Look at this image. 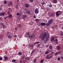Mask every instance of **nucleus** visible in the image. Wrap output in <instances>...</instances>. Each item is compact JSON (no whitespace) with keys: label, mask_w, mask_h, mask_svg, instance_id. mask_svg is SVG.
Segmentation results:
<instances>
[{"label":"nucleus","mask_w":63,"mask_h":63,"mask_svg":"<svg viewBox=\"0 0 63 63\" xmlns=\"http://www.w3.org/2000/svg\"><path fill=\"white\" fill-rule=\"evenodd\" d=\"M45 40L44 41L45 43H47V41L49 38V35L47 34V32L46 31L44 33H42L41 34H40L39 36V38L41 39V40L42 41L45 40Z\"/></svg>","instance_id":"f257e3e1"},{"label":"nucleus","mask_w":63,"mask_h":63,"mask_svg":"<svg viewBox=\"0 0 63 63\" xmlns=\"http://www.w3.org/2000/svg\"><path fill=\"white\" fill-rule=\"evenodd\" d=\"M61 11H57L56 13V17H57L58 16H59L60 15H61Z\"/></svg>","instance_id":"f03ea898"},{"label":"nucleus","mask_w":63,"mask_h":63,"mask_svg":"<svg viewBox=\"0 0 63 63\" xmlns=\"http://www.w3.org/2000/svg\"><path fill=\"white\" fill-rule=\"evenodd\" d=\"M53 22V19H51L48 21L47 24H51Z\"/></svg>","instance_id":"7ed1b4c3"},{"label":"nucleus","mask_w":63,"mask_h":63,"mask_svg":"<svg viewBox=\"0 0 63 63\" xmlns=\"http://www.w3.org/2000/svg\"><path fill=\"white\" fill-rule=\"evenodd\" d=\"M52 57V56L49 55H47L46 57V58L47 59H48L51 58Z\"/></svg>","instance_id":"20e7f679"},{"label":"nucleus","mask_w":63,"mask_h":63,"mask_svg":"<svg viewBox=\"0 0 63 63\" xmlns=\"http://www.w3.org/2000/svg\"><path fill=\"white\" fill-rule=\"evenodd\" d=\"M22 11H20L19 13H17V16H20L22 15Z\"/></svg>","instance_id":"39448f33"},{"label":"nucleus","mask_w":63,"mask_h":63,"mask_svg":"<svg viewBox=\"0 0 63 63\" xmlns=\"http://www.w3.org/2000/svg\"><path fill=\"white\" fill-rule=\"evenodd\" d=\"M34 13L35 14H38L39 13V11H38V9L36 8L35 9Z\"/></svg>","instance_id":"423d86ee"},{"label":"nucleus","mask_w":63,"mask_h":63,"mask_svg":"<svg viewBox=\"0 0 63 63\" xmlns=\"http://www.w3.org/2000/svg\"><path fill=\"white\" fill-rule=\"evenodd\" d=\"M6 13L5 12H3L1 13L0 14V16H4L5 15Z\"/></svg>","instance_id":"0eeeda50"},{"label":"nucleus","mask_w":63,"mask_h":63,"mask_svg":"<svg viewBox=\"0 0 63 63\" xmlns=\"http://www.w3.org/2000/svg\"><path fill=\"white\" fill-rule=\"evenodd\" d=\"M29 5L28 4H25V7L26 8H28L29 7Z\"/></svg>","instance_id":"6e6552de"},{"label":"nucleus","mask_w":63,"mask_h":63,"mask_svg":"<svg viewBox=\"0 0 63 63\" xmlns=\"http://www.w3.org/2000/svg\"><path fill=\"white\" fill-rule=\"evenodd\" d=\"M57 50H61V48L60 47V46H58L57 48Z\"/></svg>","instance_id":"1a4fd4ad"},{"label":"nucleus","mask_w":63,"mask_h":63,"mask_svg":"<svg viewBox=\"0 0 63 63\" xmlns=\"http://www.w3.org/2000/svg\"><path fill=\"white\" fill-rule=\"evenodd\" d=\"M23 18L24 20L26 18V15H25L23 16Z\"/></svg>","instance_id":"9d476101"},{"label":"nucleus","mask_w":63,"mask_h":63,"mask_svg":"<svg viewBox=\"0 0 63 63\" xmlns=\"http://www.w3.org/2000/svg\"><path fill=\"white\" fill-rule=\"evenodd\" d=\"M26 13L28 14V15H30V11L27 10V11H26Z\"/></svg>","instance_id":"9b49d317"},{"label":"nucleus","mask_w":63,"mask_h":63,"mask_svg":"<svg viewBox=\"0 0 63 63\" xmlns=\"http://www.w3.org/2000/svg\"><path fill=\"white\" fill-rule=\"evenodd\" d=\"M54 42L56 43V44H58V40H57V39H55L54 40Z\"/></svg>","instance_id":"f8f14e48"},{"label":"nucleus","mask_w":63,"mask_h":63,"mask_svg":"<svg viewBox=\"0 0 63 63\" xmlns=\"http://www.w3.org/2000/svg\"><path fill=\"white\" fill-rule=\"evenodd\" d=\"M30 36V37H31V38H33V37L34 38V37H35V35H34L32 34H31Z\"/></svg>","instance_id":"ddd939ff"},{"label":"nucleus","mask_w":63,"mask_h":63,"mask_svg":"<svg viewBox=\"0 0 63 63\" xmlns=\"http://www.w3.org/2000/svg\"><path fill=\"white\" fill-rule=\"evenodd\" d=\"M54 13H51L50 15V16H51V17H53V16H54Z\"/></svg>","instance_id":"4468645a"},{"label":"nucleus","mask_w":63,"mask_h":63,"mask_svg":"<svg viewBox=\"0 0 63 63\" xmlns=\"http://www.w3.org/2000/svg\"><path fill=\"white\" fill-rule=\"evenodd\" d=\"M54 37H52L51 40V42H53V41H54Z\"/></svg>","instance_id":"2eb2a0df"},{"label":"nucleus","mask_w":63,"mask_h":63,"mask_svg":"<svg viewBox=\"0 0 63 63\" xmlns=\"http://www.w3.org/2000/svg\"><path fill=\"white\" fill-rule=\"evenodd\" d=\"M53 2L54 3H57V1L56 0H53Z\"/></svg>","instance_id":"dca6fc26"},{"label":"nucleus","mask_w":63,"mask_h":63,"mask_svg":"<svg viewBox=\"0 0 63 63\" xmlns=\"http://www.w3.org/2000/svg\"><path fill=\"white\" fill-rule=\"evenodd\" d=\"M49 51H50V50H48L47 51L45 52V54H48V53Z\"/></svg>","instance_id":"f3484780"},{"label":"nucleus","mask_w":63,"mask_h":63,"mask_svg":"<svg viewBox=\"0 0 63 63\" xmlns=\"http://www.w3.org/2000/svg\"><path fill=\"white\" fill-rule=\"evenodd\" d=\"M9 2H10V3L11 4V6H13V2L12 1H9Z\"/></svg>","instance_id":"a211bd4d"},{"label":"nucleus","mask_w":63,"mask_h":63,"mask_svg":"<svg viewBox=\"0 0 63 63\" xmlns=\"http://www.w3.org/2000/svg\"><path fill=\"white\" fill-rule=\"evenodd\" d=\"M48 6L49 7H52V5L51 4H49L48 5Z\"/></svg>","instance_id":"6ab92c4d"},{"label":"nucleus","mask_w":63,"mask_h":63,"mask_svg":"<svg viewBox=\"0 0 63 63\" xmlns=\"http://www.w3.org/2000/svg\"><path fill=\"white\" fill-rule=\"evenodd\" d=\"M12 16V15H10L9 16H8V17L9 18H11Z\"/></svg>","instance_id":"aec40b11"},{"label":"nucleus","mask_w":63,"mask_h":63,"mask_svg":"<svg viewBox=\"0 0 63 63\" xmlns=\"http://www.w3.org/2000/svg\"><path fill=\"white\" fill-rule=\"evenodd\" d=\"M26 59L27 60H29V59H30V58L28 57H26Z\"/></svg>","instance_id":"412c9836"},{"label":"nucleus","mask_w":63,"mask_h":63,"mask_svg":"<svg viewBox=\"0 0 63 63\" xmlns=\"http://www.w3.org/2000/svg\"><path fill=\"white\" fill-rule=\"evenodd\" d=\"M35 50V49H33V50L32 51L31 53L32 54H33L34 53V51Z\"/></svg>","instance_id":"4be33fe9"},{"label":"nucleus","mask_w":63,"mask_h":63,"mask_svg":"<svg viewBox=\"0 0 63 63\" xmlns=\"http://www.w3.org/2000/svg\"><path fill=\"white\" fill-rule=\"evenodd\" d=\"M27 36L28 37L30 38V34H29V33H28L27 34Z\"/></svg>","instance_id":"5701e85b"},{"label":"nucleus","mask_w":63,"mask_h":63,"mask_svg":"<svg viewBox=\"0 0 63 63\" xmlns=\"http://www.w3.org/2000/svg\"><path fill=\"white\" fill-rule=\"evenodd\" d=\"M28 48H31V45H29L28 46Z\"/></svg>","instance_id":"b1692460"},{"label":"nucleus","mask_w":63,"mask_h":63,"mask_svg":"<svg viewBox=\"0 0 63 63\" xmlns=\"http://www.w3.org/2000/svg\"><path fill=\"white\" fill-rule=\"evenodd\" d=\"M7 2L5 0L3 2V4H7Z\"/></svg>","instance_id":"393cba45"},{"label":"nucleus","mask_w":63,"mask_h":63,"mask_svg":"<svg viewBox=\"0 0 63 63\" xmlns=\"http://www.w3.org/2000/svg\"><path fill=\"white\" fill-rule=\"evenodd\" d=\"M16 60L15 59H14L12 60V62H16Z\"/></svg>","instance_id":"a878e982"},{"label":"nucleus","mask_w":63,"mask_h":63,"mask_svg":"<svg viewBox=\"0 0 63 63\" xmlns=\"http://www.w3.org/2000/svg\"><path fill=\"white\" fill-rule=\"evenodd\" d=\"M19 55H22V53L21 52H19L18 54Z\"/></svg>","instance_id":"bb28decb"},{"label":"nucleus","mask_w":63,"mask_h":63,"mask_svg":"<svg viewBox=\"0 0 63 63\" xmlns=\"http://www.w3.org/2000/svg\"><path fill=\"white\" fill-rule=\"evenodd\" d=\"M35 21H36V22H38V21H40V19H35Z\"/></svg>","instance_id":"cd10ccee"},{"label":"nucleus","mask_w":63,"mask_h":63,"mask_svg":"<svg viewBox=\"0 0 63 63\" xmlns=\"http://www.w3.org/2000/svg\"><path fill=\"white\" fill-rule=\"evenodd\" d=\"M5 60H7L8 59V58L7 57H4Z\"/></svg>","instance_id":"c85d7f7f"},{"label":"nucleus","mask_w":63,"mask_h":63,"mask_svg":"<svg viewBox=\"0 0 63 63\" xmlns=\"http://www.w3.org/2000/svg\"><path fill=\"white\" fill-rule=\"evenodd\" d=\"M50 49H52V46H50L49 47Z\"/></svg>","instance_id":"c756f323"},{"label":"nucleus","mask_w":63,"mask_h":63,"mask_svg":"<svg viewBox=\"0 0 63 63\" xmlns=\"http://www.w3.org/2000/svg\"><path fill=\"white\" fill-rule=\"evenodd\" d=\"M16 9H18V5L16 6Z\"/></svg>","instance_id":"7c9ffc66"},{"label":"nucleus","mask_w":63,"mask_h":63,"mask_svg":"<svg viewBox=\"0 0 63 63\" xmlns=\"http://www.w3.org/2000/svg\"><path fill=\"white\" fill-rule=\"evenodd\" d=\"M10 11H9L7 13V14H8V15H10Z\"/></svg>","instance_id":"2f4dec72"},{"label":"nucleus","mask_w":63,"mask_h":63,"mask_svg":"<svg viewBox=\"0 0 63 63\" xmlns=\"http://www.w3.org/2000/svg\"><path fill=\"white\" fill-rule=\"evenodd\" d=\"M41 3V4L42 5H44L45 4V2L44 1H43Z\"/></svg>","instance_id":"473e14b6"},{"label":"nucleus","mask_w":63,"mask_h":63,"mask_svg":"<svg viewBox=\"0 0 63 63\" xmlns=\"http://www.w3.org/2000/svg\"><path fill=\"white\" fill-rule=\"evenodd\" d=\"M29 1L30 2L33 3L34 1V0H29Z\"/></svg>","instance_id":"72a5a7b5"},{"label":"nucleus","mask_w":63,"mask_h":63,"mask_svg":"<svg viewBox=\"0 0 63 63\" xmlns=\"http://www.w3.org/2000/svg\"><path fill=\"white\" fill-rule=\"evenodd\" d=\"M58 52H56L55 53L54 55L55 56H56V55H58Z\"/></svg>","instance_id":"f704fd0d"},{"label":"nucleus","mask_w":63,"mask_h":63,"mask_svg":"<svg viewBox=\"0 0 63 63\" xmlns=\"http://www.w3.org/2000/svg\"><path fill=\"white\" fill-rule=\"evenodd\" d=\"M31 47L32 48V49H33V47H34V45L33 44L31 45Z\"/></svg>","instance_id":"c9c22d12"},{"label":"nucleus","mask_w":63,"mask_h":63,"mask_svg":"<svg viewBox=\"0 0 63 63\" xmlns=\"http://www.w3.org/2000/svg\"><path fill=\"white\" fill-rule=\"evenodd\" d=\"M40 25H41V26H45L46 24H40Z\"/></svg>","instance_id":"e433bc0d"},{"label":"nucleus","mask_w":63,"mask_h":63,"mask_svg":"<svg viewBox=\"0 0 63 63\" xmlns=\"http://www.w3.org/2000/svg\"><path fill=\"white\" fill-rule=\"evenodd\" d=\"M19 37L20 38H21L22 37V36L21 35H19Z\"/></svg>","instance_id":"4c0bfd02"},{"label":"nucleus","mask_w":63,"mask_h":63,"mask_svg":"<svg viewBox=\"0 0 63 63\" xmlns=\"http://www.w3.org/2000/svg\"><path fill=\"white\" fill-rule=\"evenodd\" d=\"M46 9L47 11L49 10H50V8H49L48 7H47V8Z\"/></svg>","instance_id":"58836bf2"},{"label":"nucleus","mask_w":63,"mask_h":63,"mask_svg":"<svg viewBox=\"0 0 63 63\" xmlns=\"http://www.w3.org/2000/svg\"><path fill=\"white\" fill-rule=\"evenodd\" d=\"M7 35H10V32H7Z\"/></svg>","instance_id":"ea45409f"},{"label":"nucleus","mask_w":63,"mask_h":63,"mask_svg":"<svg viewBox=\"0 0 63 63\" xmlns=\"http://www.w3.org/2000/svg\"><path fill=\"white\" fill-rule=\"evenodd\" d=\"M8 37L9 39H11V38H12V36H10V35Z\"/></svg>","instance_id":"a19ab883"},{"label":"nucleus","mask_w":63,"mask_h":63,"mask_svg":"<svg viewBox=\"0 0 63 63\" xmlns=\"http://www.w3.org/2000/svg\"><path fill=\"white\" fill-rule=\"evenodd\" d=\"M3 28H4V29L6 28V26L5 25H4L3 26Z\"/></svg>","instance_id":"79ce46f5"},{"label":"nucleus","mask_w":63,"mask_h":63,"mask_svg":"<svg viewBox=\"0 0 63 63\" xmlns=\"http://www.w3.org/2000/svg\"><path fill=\"white\" fill-rule=\"evenodd\" d=\"M46 25L47 26H48L50 25V24H46Z\"/></svg>","instance_id":"37998d69"},{"label":"nucleus","mask_w":63,"mask_h":63,"mask_svg":"<svg viewBox=\"0 0 63 63\" xmlns=\"http://www.w3.org/2000/svg\"><path fill=\"white\" fill-rule=\"evenodd\" d=\"M44 60H42L40 61V63H43V62H44Z\"/></svg>","instance_id":"c03bdc74"},{"label":"nucleus","mask_w":63,"mask_h":63,"mask_svg":"<svg viewBox=\"0 0 63 63\" xmlns=\"http://www.w3.org/2000/svg\"><path fill=\"white\" fill-rule=\"evenodd\" d=\"M39 43H40V42L37 41L35 43V44H39Z\"/></svg>","instance_id":"a18cd8bd"},{"label":"nucleus","mask_w":63,"mask_h":63,"mask_svg":"<svg viewBox=\"0 0 63 63\" xmlns=\"http://www.w3.org/2000/svg\"><path fill=\"white\" fill-rule=\"evenodd\" d=\"M18 26L19 27H21L22 26V24H20Z\"/></svg>","instance_id":"49530a36"},{"label":"nucleus","mask_w":63,"mask_h":63,"mask_svg":"<svg viewBox=\"0 0 63 63\" xmlns=\"http://www.w3.org/2000/svg\"><path fill=\"white\" fill-rule=\"evenodd\" d=\"M36 59H34L33 61V62H34V63H35L36 62Z\"/></svg>","instance_id":"de8ad7c7"},{"label":"nucleus","mask_w":63,"mask_h":63,"mask_svg":"<svg viewBox=\"0 0 63 63\" xmlns=\"http://www.w3.org/2000/svg\"><path fill=\"white\" fill-rule=\"evenodd\" d=\"M8 10H9V11H11V8H9Z\"/></svg>","instance_id":"09e8293b"},{"label":"nucleus","mask_w":63,"mask_h":63,"mask_svg":"<svg viewBox=\"0 0 63 63\" xmlns=\"http://www.w3.org/2000/svg\"><path fill=\"white\" fill-rule=\"evenodd\" d=\"M60 58L62 59H63V56H61L60 57Z\"/></svg>","instance_id":"8fccbe9b"},{"label":"nucleus","mask_w":63,"mask_h":63,"mask_svg":"<svg viewBox=\"0 0 63 63\" xmlns=\"http://www.w3.org/2000/svg\"><path fill=\"white\" fill-rule=\"evenodd\" d=\"M61 53V51H59L58 52V54H59V53Z\"/></svg>","instance_id":"3c124183"},{"label":"nucleus","mask_w":63,"mask_h":63,"mask_svg":"<svg viewBox=\"0 0 63 63\" xmlns=\"http://www.w3.org/2000/svg\"><path fill=\"white\" fill-rule=\"evenodd\" d=\"M61 35L62 36H63V32L61 33Z\"/></svg>","instance_id":"603ef678"},{"label":"nucleus","mask_w":63,"mask_h":63,"mask_svg":"<svg viewBox=\"0 0 63 63\" xmlns=\"http://www.w3.org/2000/svg\"><path fill=\"white\" fill-rule=\"evenodd\" d=\"M26 61L25 60H24L23 61V63H25Z\"/></svg>","instance_id":"864d4df0"},{"label":"nucleus","mask_w":63,"mask_h":63,"mask_svg":"<svg viewBox=\"0 0 63 63\" xmlns=\"http://www.w3.org/2000/svg\"><path fill=\"white\" fill-rule=\"evenodd\" d=\"M7 18H8V17L7 16L6 17H5L4 18V19H7Z\"/></svg>","instance_id":"5fc2aeb1"},{"label":"nucleus","mask_w":63,"mask_h":63,"mask_svg":"<svg viewBox=\"0 0 63 63\" xmlns=\"http://www.w3.org/2000/svg\"><path fill=\"white\" fill-rule=\"evenodd\" d=\"M19 62L20 63H22V61H21V60L19 61Z\"/></svg>","instance_id":"6e6d98bb"},{"label":"nucleus","mask_w":63,"mask_h":63,"mask_svg":"<svg viewBox=\"0 0 63 63\" xmlns=\"http://www.w3.org/2000/svg\"><path fill=\"white\" fill-rule=\"evenodd\" d=\"M60 59V58H58V61H59Z\"/></svg>","instance_id":"4d7b16f0"},{"label":"nucleus","mask_w":63,"mask_h":63,"mask_svg":"<svg viewBox=\"0 0 63 63\" xmlns=\"http://www.w3.org/2000/svg\"><path fill=\"white\" fill-rule=\"evenodd\" d=\"M10 3H8V6H10L11 5V4H10Z\"/></svg>","instance_id":"13d9d810"},{"label":"nucleus","mask_w":63,"mask_h":63,"mask_svg":"<svg viewBox=\"0 0 63 63\" xmlns=\"http://www.w3.org/2000/svg\"><path fill=\"white\" fill-rule=\"evenodd\" d=\"M24 11H27V9L26 8H25L24 9Z\"/></svg>","instance_id":"bf43d9fd"},{"label":"nucleus","mask_w":63,"mask_h":63,"mask_svg":"<svg viewBox=\"0 0 63 63\" xmlns=\"http://www.w3.org/2000/svg\"><path fill=\"white\" fill-rule=\"evenodd\" d=\"M2 59H3L2 58H0V60H2Z\"/></svg>","instance_id":"052dcab7"},{"label":"nucleus","mask_w":63,"mask_h":63,"mask_svg":"<svg viewBox=\"0 0 63 63\" xmlns=\"http://www.w3.org/2000/svg\"><path fill=\"white\" fill-rule=\"evenodd\" d=\"M38 47H40V44H38L37 45Z\"/></svg>","instance_id":"680f3d73"},{"label":"nucleus","mask_w":63,"mask_h":63,"mask_svg":"<svg viewBox=\"0 0 63 63\" xmlns=\"http://www.w3.org/2000/svg\"><path fill=\"white\" fill-rule=\"evenodd\" d=\"M14 37H15V38H16L17 36H16V35H15Z\"/></svg>","instance_id":"e2e57ef3"},{"label":"nucleus","mask_w":63,"mask_h":63,"mask_svg":"<svg viewBox=\"0 0 63 63\" xmlns=\"http://www.w3.org/2000/svg\"><path fill=\"white\" fill-rule=\"evenodd\" d=\"M40 24H45V23L43 22L41 23Z\"/></svg>","instance_id":"0e129e2a"},{"label":"nucleus","mask_w":63,"mask_h":63,"mask_svg":"<svg viewBox=\"0 0 63 63\" xmlns=\"http://www.w3.org/2000/svg\"><path fill=\"white\" fill-rule=\"evenodd\" d=\"M17 3H18V2H19V0H17Z\"/></svg>","instance_id":"69168bd1"},{"label":"nucleus","mask_w":63,"mask_h":63,"mask_svg":"<svg viewBox=\"0 0 63 63\" xmlns=\"http://www.w3.org/2000/svg\"><path fill=\"white\" fill-rule=\"evenodd\" d=\"M33 17L34 18H36V16H34V17Z\"/></svg>","instance_id":"338daca9"},{"label":"nucleus","mask_w":63,"mask_h":63,"mask_svg":"<svg viewBox=\"0 0 63 63\" xmlns=\"http://www.w3.org/2000/svg\"><path fill=\"white\" fill-rule=\"evenodd\" d=\"M24 58V57H21V58L22 59H23V58Z\"/></svg>","instance_id":"774afa93"}]
</instances>
